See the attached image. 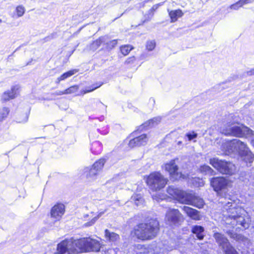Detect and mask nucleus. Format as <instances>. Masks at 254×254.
I'll return each instance as SVG.
<instances>
[{
	"label": "nucleus",
	"mask_w": 254,
	"mask_h": 254,
	"mask_svg": "<svg viewBox=\"0 0 254 254\" xmlns=\"http://www.w3.org/2000/svg\"><path fill=\"white\" fill-rule=\"evenodd\" d=\"M220 201L222 205V213L223 219L227 227L232 228L229 230L224 229L226 233L232 238L238 239V235L234 232L233 229L235 226L238 228L246 229L249 227V219H245L244 215L245 211L241 207L229 199L230 201Z\"/></svg>",
	"instance_id": "nucleus-1"
},
{
	"label": "nucleus",
	"mask_w": 254,
	"mask_h": 254,
	"mask_svg": "<svg viewBox=\"0 0 254 254\" xmlns=\"http://www.w3.org/2000/svg\"><path fill=\"white\" fill-rule=\"evenodd\" d=\"M100 244L97 240L90 238H83L78 240L65 239L57 246V252L55 254H76L79 253L98 252Z\"/></svg>",
	"instance_id": "nucleus-2"
},
{
	"label": "nucleus",
	"mask_w": 254,
	"mask_h": 254,
	"mask_svg": "<svg viewBox=\"0 0 254 254\" xmlns=\"http://www.w3.org/2000/svg\"><path fill=\"white\" fill-rule=\"evenodd\" d=\"M234 116H228L227 121L223 127H221V132L226 135H232L238 137H249L254 136V131L245 126H235L238 122L234 120Z\"/></svg>",
	"instance_id": "nucleus-3"
},
{
	"label": "nucleus",
	"mask_w": 254,
	"mask_h": 254,
	"mask_svg": "<svg viewBox=\"0 0 254 254\" xmlns=\"http://www.w3.org/2000/svg\"><path fill=\"white\" fill-rule=\"evenodd\" d=\"M159 231V223L151 219L147 223L139 224L134 228V234L142 240H151L155 238Z\"/></svg>",
	"instance_id": "nucleus-4"
},
{
	"label": "nucleus",
	"mask_w": 254,
	"mask_h": 254,
	"mask_svg": "<svg viewBox=\"0 0 254 254\" xmlns=\"http://www.w3.org/2000/svg\"><path fill=\"white\" fill-rule=\"evenodd\" d=\"M209 163L220 173L223 174L232 175L236 171L235 166L230 162L213 158L209 160Z\"/></svg>",
	"instance_id": "nucleus-5"
},
{
	"label": "nucleus",
	"mask_w": 254,
	"mask_h": 254,
	"mask_svg": "<svg viewBox=\"0 0 254 254\" xmlns=\"http://www.w3.org/2000/svg\"><path fill=\"white\" fill-rule=\"evenodd\" d=\"M168 180L158 172L151 173L147 177L146 183L153 191L160 190L165 187Z\"/></svg>",
	"instance_id": "nucleus-6"
},
{
	"label": "nucleus",
	"mask_w": 254,
	"mask_h": 254,
	"mask_svg": "<svg viewBox=\"0 0 254 254\" xmlns=\"http://www.w3.org/2000/svg\"><path fill=\"white\" fill-rule=\"evenodd\" d=\"M213 237L219 248L225 254H239L223 234L215 232Z\"/></svg>",
	"instance_id": "nucleus-7"
},
{
	"label": "nucleus",
	"mask_w": 254,
	"mask_h": 254,
	"mask_svg": "<svg viewBox=\"0 0 254 254\" xmlns=\"http://www.w3.org/2000/svg\"><path fill=\"white\" fill-rule=\"evenodd\" d=\"M106 160L101 158L96 161L91 167H86L83 169V174L89 181L97 179L98 175L101 171Z\"/></svg>",
	"instance_id": "nucleus-8"
},
{
	"label": "nucleus",
	"mask_w": 254,
	"mask_h": 254,
	"mask_svg": "<svg viewBox=\"0 0 254 254\" xmlns=\"http://www.w3.org/2000/svg\"><path fill=\"white\" fill-rule=\"evenodd\" d=\"M237 152L246 163H252L254 160V155L249 150L246 144L237 139Z\"/></svg>",
	"instance_id": "nucleus-9"
},
{
	"label": "nucleus",
	"mask_w": 254,
	"mask_h": 254,
	"mask_svg": "<svg viewBox=\"0 0 254 254\" xmlns=\"http://www.w3.org/2000/svg\"><path fill=\"white\" fill-rule=\"evenodd\" d=\"M182 203L191 205L198 208H202L204 202L202 198L194 194L186 192L185 197L182 198Z\"/></svg>",
	"instance_id": "nucleus-10"
},
{
	"label": "nucleus",
	"mask_w": 254,
	"mask_h": 254,
	"mask_svg": "<svg viewBox=\"0 0 254 254\" xmlns=\"http://www.w3.org/2000/svg\"><path fill=\"white\" fill-rule=\"evenodd\" d=\"M182 214L178 209H170L166 214V220L171 226L180 225Z\"/></svg>",
	"instance_id": "nucleus-11"
},
{
	"label": "nucleus",
	"mask_w": 254,
	"mask_h": 254,
	"mask_svg": "<svg viewBox=\"0 0 254 254\" xmlns=\"http://www.w3.org/2000/svg\"><path fill=\"white\" fill-rule=\"evenodd\" d=\"M228 184V180L224 177H214L210 180V185L216 192L225 189Z\"/></svg>",
	"instance_id": "nucleus-12"
},
{
	"label": "nucleus",
	"mask_w": 254,
	"mask_h": 254,
	"mask_svg": "<svg viewBox=\"0 0 254 254\" xmlns=\"http://www.w3.org/2000/svg\"><path fill=\"white\" fill-rule=\"evenodd\" d=\"M178 169V166L176 164L175 160H172L165 165V170L169 173L172 178L175 180L181 177V174L179 173Z\"/></svg>",
	"instance_id": "nucleus-13"
},
{
	"label": "nucleus",
	"mask_w": 254,
	"mask_h": 254,
	"mask_svg": "<svg viewBox=\"0 0 254 254\" xmlns=\"http://www.w3.org/2000/svg\"><path fill=\"white\" fill-rule=\"evenodd\" d=\"M65 212L64 205L62 203L55 204L51 210V216L55 221L61 219Z\"/></svg>",
	"instance_id": "nucleus-14"
},
{
	"label": "nucleus",
	"mask_w": 254,
	"mask_h": 254,
	"mask_svg": "<svg viewBox=\"0 0 254 254\" xmlns=\"http://www.w3.org/2000/svg\"><path fill=\"white\" fill-rule=\"evenodd\" d=\"M148 141V138L145 134H142L137 137H134L130 140L128 146L131 148L136 146L145 145Z\"/></svg>",
	"instance_id": "nucleus-15"
},
{
	"label": "nucleus",
	"mask_w": 254,
	"mask_h": 254,
	"mask_svg": "<svg viewBox=\"0 0 254 254\" xmlns=\"http://www.w3.org/2000/svg\"><path fill=\"white\" fill-rule=\"evenodd\" d=\"M167 191L169 194L175 198L181 203H182V198L185 197L186 193V192L179 190L174 186H169Z\"/></svg>",
	"instance_id": "nucleus-16"
},
{
	"label": "nucleus",
	"mask_w": 254,
	"mask_h": 254,
	"mask_svg": "<svg viewBox=\"0 0 254 254\" xmlns=\"http://www.w3.org/2000/svg\"><path fill=\"white\" fill-rule=\"evenodd\" d=\"M19 86L18 85L13 86L10 90L4 92L1 97V101L6 102L10 99L15 98L18 93Z\"/></svg>",
	"instance_id": "nucleus-17"
},
{
	"label": "nucleus",
	"mask_w": 254,
	"mask_h": 254,
	"mask_svg": "<svg viewBox=\"0 0 254 254\" xmlns=\"http://www.w3.org/2000/svg\"><path fill=\"white\" fill-rule=\"evenodd\" d=\"M182 210L192 219L194 220H200L201 219V216L198 210L186 206H183Z\"/></svg>",
	"instance_id": "nucleus-18"
},
{
	"label": "nucleus",
	"mask_w": 254,
	"mask_h": 254,
	"mask_svg": "<svg viewBox=\"0 0 254 254\" xmlns=\"http://www.w3.org/2000/svg\"><path fill=\"white\" fill-rule=\"evenodd\" d=\"M191 232L194 234L197 239L202 240L203 239L204 235V228L199 225H193L191 227Z\"/></svg>",
	"instance_id": "nucleus-19"
},
{
	"label": "nucleus",
	"mask_w": 254,
	"mask_h": 254,
	"mask_svg": "<svg viewBox=\"0 0 254 254\" xmlns=\"http://www.w3.org/2000/svg\"><path fill=\"white\" fill-rule=\"evenodd\" d=\"M237 139H235L225 144L226 151L228 153L237 152Z\"/></svg>",
	"instance_id": "nucleus-20"
},
{
	"label": "nucleus",
	"mask_w": 254,
	"mask_h": 254,
	"mask_svg": "<svg viewBox=\"0 0 254 254\" xmlns=\"http://www.w3.org/2000/svg\"><path fill=\"white\" fill-rule=\"evenodd\" d=\"M169 11V15L171 18V22H176L178 18L182 17L184 13L180 9L171 10Z\"/></svg>",
	"instance_id": "nucleus-21"
},
{
	"label": "nucleus",
	"mask_w": 254,
	"mask_h": 254,
	"mask_svg": "<svg viewBox=\"0 0 254 254\" xmlns=\"http://www.w3.org/2000/svg\"><path fill=\"white\" fill-rule=\"evenodd\" d=\"M164 2H160L156 4H154L152 8L149 9L148 11V13L145 15V19L144 21H149L150 20L152 17H153L154 15V12L160 6H161L163 4Z\"/></svg>",
	"instance_id": "nucleus-22"
},
{
	"label": "nucleus",
	"mask_w": 254,
	"mask_h": 254,
	"mask_svg": "<svg viewBox=\"0 0 254 254\" xmlns=\"http://www.w3.org/2000/svg\"><path fill=\"white\" fill-rule=\"evenodd\" d=\"M105 233L106 238L110 242H116L120 239L119 235L114 232H111L107 229L105 230Z\"/></svg>",
	"instance_id": "nucleus-23"
},
{
	"label": "nucleus",
	"mask_w": 254,
	"mask_h": 254,
	"mask_svg": "<svg viewBox=\"0 0 254 254\" xmlns=\"http://www.w3.org/2000/svg\"><path fill=\"white\" fill-rule=\"evenodd\" d=\"M78 71L76 69H73L69 70L64 73L57 79L56 82L59 83L61 81L64 80L66 78L70 77Z\"/></svg>",
	"instance_id": "nucleus-24"
},
{
	"label": "nucleus",
	"mask_w": 254,
	"mask_h": 254,
	"mask_svg": "<svg viewBox=\"0 0 254 254\" xmlns=\"http://www.w3.org/2000/svg\"><path fill=\"white\" fill-rule=\"evenodd\" d=\"M91 150L94 154H99L102 150L101 143L98 141H95L92 144Z\"/></svg>",
	"instance_id": "nucleus-25"
},
{
	"label": "nucleus",
	"mask_w": 254,
	"mask_h": 254,
	"mask_svg": "<svg viewBox=\"0 0 254 254\" xmlns=\"http://www.w3.org/2000/svg\"><path fill=\"white\" fill-rule=\"evenodd\" d=\"M199 171L204 174H208L209 175H213L214 171L209 166L204 165L201 166L199 168Z\"/></svg>",
	"instance_id": "nucleus-26"
},
{
	"label": "nucleus",
	"mask_w": 254,
	"mask_h": 254,
	"mask_svg": "<svg viewBox=\"0 0 254 254\" xmlns=\"http://www.w3.org/2000/svg\"><path fill=\"white\" fill-rule=\"evenodd\" d=\"M161 118L159 117H155L149 120L147 122L145 123L142 126L144 127L150 126V127L157 125L161 121Z\"/></svg>",
	"instance_id": "nucleus-27"
},
{
	"label": "nucleus",
	"mask_w": 254,
	"mask_h": 254,
	"mask_svg": "<svg viewBox=\"0 0 254 254\" xmlns=\"http://www.w3.org/2000/svg\"><path fill=\"white\" fill-rule=\"evenodd\" d=\"M131 201L134 202L136 206H139L142 204L143 199L139 194H135L131 197Z\"/></svg>",
	"instance_id": "nucleus-28"
},
{
	"label": "nucleus",
	"mask_w": 254,
	"mask_h": 254,
	"mask_svg": "<svg viewBox=\"0 0 254 254\" xmlns=\"http://www.w3.org/2000/svg\"><path fill=\"white\" fill-rule=\"evenodd\" d=\"M9 112V110L7 107H3L0 109V122L7 117Z\"/></svg>",
	"instance_id": "nucleus-29"
},
{
	"label": "nucleus",
	"mask_w": 254,
	"mask_h": 254,
	"mask_svg": "<svg viewBox=\"0 0 254 254\" xmlns=\"http://www.w3.org/2000/svg\"><path fill=\"white\" fill-rule=\"evenodd\" d=\"M132 49L129 45L123 46L120 48L121 53L124 56L127 55Z\"/></svg>",
	"instance_id": "nucleus-30"
},
{
	"label": "nucleus",
	"mask_w": 254,
	"mask_h": 254,
	"mask_svg": "<svg viewBox=\"0 0 254 254\" xmlns=\"http://www.w3.org/2000/svg\"><path fill=\"white\" fill-rule=\"evenodd\" d=\"M78 89V86L77 85H74L70 87L69 88L64 90L65 94H69L75 93Z\"/></svg>",
	"instance_id": "nucleus-31"
},
{
	"label": "nucleus",
	"mask_w": 254,
	"mask_h": 254,
	"mask_svg": "<svg viewBox=\"0 0 254 254\" xmlns=\"http://www.w3.org/2000/svg\"><path fill=\"white\" fill-rule=\"evenodd\" d=\"M156 43L154 40L148 41L146 43V49L148 51H152L155 47Z\"/></svg>",
	"instance_id": "nucleus-32"
},
{
	"label": "nucleus",
	"mask_w": 254,
	"mask_h": 254,
	"mask_svg": "<svg viewBox=\"0 0 254 254\" xmlns=\"http://www.w3.org/2000/svg\"><path fill=\"white\" fill-rule=\"evenodd\" d=\"M16 12L17 16L21 17L25 12V8L23 6L19 5L16 8Z\"/></svg>",
	"instance_id": "nucleus-33"
},
{
	"label": "nucleus",
	"mask_w": 254,
	"mask_h": 254,
	"mask_svg": "<svg viewBox=\"0 0 254 254\" xmlns=\"http://www.w3.org/2000/svg\"><path fill=\"white\" fill-rule=\"evenodd\" d=\"M117 43H118V42H117V40H113L110 41L109 42H107L106 43V45H107L106 47H107V49L111 50V49L114 48L117 45Z\"/></svg>",
	"instance_id": "nucleus-34"
},
{
	"label": "nucleus",
	"mask_w": 254,
	"mask_h": 254,
	"mask_svg": "<svg viewBox=\"0 0 254 254\" xmlns=\"http://www.w3.org/2000/svg\"><path fill=\"white\" fill-rule=\"evenodd\" d=\"M186 136L188 137L189 141L196 138L197 136V134L194 131L189 132L186 133Z\"/></svg>",
	"instance_id": "nucleus-35"
},
{
	"label": "nucleus",
	"mask_w": 254,
	"mask_h": 254,
	"mask_svg": "<svg viewBox=\"0 0 254 254\" xmlns=\"http://www.w3.org/2000/svg\"><path fill=\"white\" fill-rule=\"evenodd\" d=\"M103 214V212H100L97 217H94L90 221L85 224L86 226H90L94 224L97 219Z\"/></svg>",
	"instance_id": "nucleus-36"
},
{
	"label": "nucleus",
	"mask_w": 254,
	"mask_h": 254,
	"mask_svg": "<svg viewBox=\"0 0 254 254\" xmlns=\"http://www.w3.org/2000/svg\"><path fill=\"white\" fill-rule=\"evenodd\" d=\"M102 83H96V85H93L92 86V88L86 89V90L84 91L83 94H85L93 91V90L100 87Z\"/></svg>",
	"instance_id": "nucleus-37"
},
{
	"label": "nucleus",
	"mask_w": 254,
	"mask_h": 254,
	"mask_svg": "<svg viewBox=\"0 0 254 254\" xmlns=\"http://www.w3.org/2000/svg\"><path fill=\"white\" fill-rule=\"evenodd\" d=\"M243 6L239 3V1H237L234 4H233L230 6V8L232 9L238 10L240 7H242Z\"/></svg>",
	"instance_id": "nucleus-38"
},
{
	"label": "nucleus",
	"mask_w": 254,
	"mask_h": 254,
	"mask_svg": "<svg viewBox=\"0 0 254 254\" xmlns=\"http://www.w3.org/2000/svg\"><path fill=\"white\" fill-rule=\"evenodd\" d=\"M102 42H103V38L101 37V38H99V39H98L97 40H96V41H95L93 42V45H95L97 47H99V46L101 45V44L102 43Z\"/></svg>",
	"instance_id": "nucleus-39"
},
{
	"label": "nucleus",
	"mask_w": 254,
	"mask_h": 254,
	"mask_svg": "<svg viewBox=\"0 0 254 254\" xmlns=\"http://www.w3.org/2000/svg\"><path fill=\"white\" fill-rule=\"evenodd\" d=\"M239 3H241L242 6L250 3L252 2V0H239Z\"/></svg>",
	"instance_id": "nucleus-40"
},
{
	"label": "nucleus",
	"mask_w": 254,
	"mask_h": 254,
	"mask_svg": "<svg viewBox=\"0 0 254 254\" xmlns=\"http://www.w3.org/2000/svg\"><path fill=\"white\" fill-rule=\"evenodd\" d=\"M28 116L27 114L24 115V119L23 120H19L18 121V123H25L28 121Z\"/></svg>",
	"instance_id": "nucleus-41"
},
{
	"label": "nucleus",
	"mask_w": 254,
	"mask_h": 254,
	"mask_svg": "<svg viewBox=\"0 0 254 254\" xmlns=\"http://www.w3.org/2000/svg\"><path fill=\"white\" fill-rule=\"evenodd\" d=\"M54 94L55 95L59 96V95L65 94V93H64V91H57L54 93Z\"/></svg>",
	"instance_id": "nucleus-42"
},
{
	"label": "nucleus",
	"mask_w": 254,
	"mask_h": 254,
	"mask_svg": "<svg viewBox=\"0 0 254 254\" xmlns=\"http://www.w3.org/2000/svg\"><path fill=\"white\" fill-rule=\"evenodd\" d=\"M135 61V58L134 57H130L126 61V63L127 64H130L131 63H133V62Z\"/></svg>",
	"instance_id": "nucleus-43"
},
{
	"label": "nucleus",
	"mask_w": 254,
	"mask_h": 254,
	"mask_svg": "<svg viewBox=\"0 0 254 254\" xmlns=\"http://www.w3.org/2000/svg\"><path fill=\"white\" fill-rule=\"evenodd\" d=\"M175 249H176V246H175L174 245H172L170 247L168 246V248H166V250H167V251H171Z\"/></svg>",
	"instance_id": "nucleus-44"
},
{
	"label": "nucleus",
	"mask_w": 254,
	"mask_h": 254,
	"mask_svg": "<svg viewBox=\"0 0 254 254\" xmlns=\"http://www.w3.org/2000/svg\"><path fill=\"white\" fill-rule=\"evenodd\" d=\"M247 75H254V68L249 71L247 72Z\"/></svg>",
	"instance_id": "nucleus-45"
},
{
	"label": "nucleus",
	"mask_w": 254,
	"mask_h": 254,
	"mask_svg": "<svg viewBox=\"0 0 254 254\" xmlns=\"http://www.w3.org/2000/svg\"><path fill=\"white\" fill-rule=\"evenodd\" d=\"M53 38H54V36L52 35H51L50 36H48V37L45 38V40H46V41H48L49 40H50V39H52Z\"/></svg>",
	"instance_id": "nucleus-46"
},
{
	"label": "nucleus",
	"mask_w": 254,
	"mask_h": 254,
	"mask_svg": "<svg viewBox=\"0 0 254 254\" xmlns=\"http://www.w3.org/2000/svg\"><path fill=\"white\" fill-rule=\"evenodd\" d=\"M98 130L99 132H100L101 134H107L108 132V130H105V131H104L103 132H102L101 131V130L100 129H98Z\"/></svg>",
	"instance_id": "nucleus-47"
},
{
	"label": "nucleus",
	"mask_w": 254,
	"mask_h": 254,
	"mask_svg": "<svg viewBox=\"0 0 254 254\" xmlns=\"http://www.w3.org/2000/svg\"><path fill=\"white\" fill-rule=\"evenodd\" d=\"M252 143L254 146V138L252 140Z\"/></svg>",
	"instance_id": "nucleus-48"
},
{
	"label": "nucleus",
	"mask_w": 254,
	"mask_h": 254,
	"mask_svg": "<svg viewBox=\"0 0 254 254\" xmlns=\"http://www.w3.org/2000/svg\"><path fill=\"white\" fill-rule=\"evenodd\" d=\"M151 100H152V101H153V102H155V101H154V100L153 99H150V100L151 101Z\"/></svg>",
	"instance_id": "nucleus-49"
},
{
	"label": "nucleus",
	"mask_w": 254,
	"mask_h": 254,
	"mask_svg": "<svg viewBox=\"0 0 254 254\" xmlns=\"http://www.w3.org/2000/svg\"><path fill=\"white\" fill-rule=\"evenodd\" d=\"M181 141H179L178 144H181Z\"/></svg>",
	"instance_id": "nucleus-50"
},
{
	"label": "nucleus",
	"mask_w": 254,
	"mask_h": 254,
	"mask_svg": "<svg viewBox=\"0 0 254 254\" xmlns=\"http://www.w3.org/2000/svg\"><path fill=\"white\" fill-rule=\"evenodd\" d=\"M1 22V20L0 19V23Z\"/></svg>",
	"instance_id": "nucleus-51"
}]
</instances>
